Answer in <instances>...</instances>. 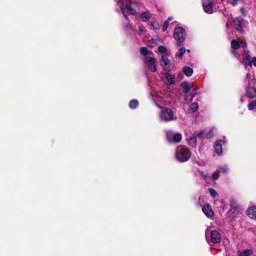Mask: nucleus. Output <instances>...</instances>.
I'll list each match as a JSON object with an SVG mask.
<instances>
[{
  "instance_id": "nucleus-15",
  "label": "nucleus",
  "mask_w": 256,
  "mask_h": 256,
  "mask_svg": "<svg viewBox=\"0 0 256 256\" xmlns=\"http://www.w3.org/2000/svg\"><path fill=\"white\" fill-rule=\"evenodd\" d=\"M225 144V142L222 140H217L214 144V148L216 154L221 155L222 153V146Z\"/></svg>"
},
{
  "instance_id": "nucleus-44",
  "label": "nucleus",
  "mask_w": 256,
  "mask_h": 256,
  "mask_svg": "<svg viewBox=\"0 0 256 256\" xmlns=\"http://www.w3.org/2000/svg\"><path fill=\"white\" fill-rule=\"evenodd\" d=\"M134 3H135L136 4H138V5H140H140H141V4H140V2H134Z\"/></svg>"
},
{
  "instance_id": "nucleus-34",
  "label": "nucleus",
  "mask_w": 256,
  "mask_h": 256,
  "mask_svg": "<svg viewBox=\"0 0 256 256\" xmlns=\"http://www.w3.org/2000/svg\"><path fill=\"white\" fill-rule=\"evenodd\" d=\"M204 134V132L202 130L196 131L194 133V136L196 137L202 138L203 137Z\"/></svg>"
},
{
  "instance_id": "nucleus-23",
  "label": "nucleus",
  "mask_w": 256,
  "mask_h": 256,
  "mask_svg": "<svg viewBox=\"0 0 256 256\" xmlns=\"http://www.w3.org/2000/svg\"><path fill=\"white\" fill-rule=\"evenodd\" d=\"M158 50L162 55H170V51L162 46H160L158 48Z\"/></svg>"
},
{
  "instance_id": "nucleus-6",
  "label": "nucleus",
  "mask_w": 256,
  "mask_h": 256,
  "mask_svg": "<svg viewBox=\"0 0 256 256\" xmlns=\"http://www.w3.org/2000/svg\"><path fill=\"white\" fill-rule=\"evenodd\" d=\"M230 207L228 212V216L230 219H234L239 214L240 208L237 202L233 199L230 201Z\"/></svg>"
},
{
  "instance_id": "nucleus-9",
  "label": "nucleus",
  "mask_w": 256,
  "mask_h": 256,
  "mask_svg": "<svg viewBox=\"0 0 256 256\" xmlns=\"http://www.w3.org/2000/svg\"><path fill=\"white\" fill-rule=\"evenodd\" d=\"M144 63L146 65L148 68L153 72L156 71V61L154 58L152 56H147L144 58Z\"/></svg>"
},
{
  "instance_id": "nucleus-42",
  "label": "nucleus",
  "mask_w": 256,
  "mask_h": 256,
  "mask_svg": "<svg viewBox=\"0 0 256 256\" xmlns=\"http://www.w3.org/2000/svg\"><path fill=\"white\" fill-rule=\"evenodd\" d=\"M196 94V92H192V94H190V100H192V99L194 98Z\"/></svg>"
},
{
  "instance_id": "nucleus-36",
  "label": "nucleus",
  "mask_w": 256,
  "mask_h": 256,
  "mask_svg": "<svg viewBox=\"0 0 256 256\" xmlns=\"http://www.w3.org/2000/svg\"><path fill=\"white\" fill-rule=\"evenodd\" d=\"M145 32H146V30H145L144 28L140 27V26L138 28V35L141 36V35L144 34L145 33Z\"/></svg>"
},
{
  "instance_id": "nucleus-7",
  "label": "nucleus",
  "mask_w": 256,
  "mask_h": 256,
  "mask_svg": "<svg viewBox=\"0 0 256 256\" xmlns=\"http://www.w3.org/2000/svg\"><path fill=\"white\" fill-rule=\"evenodd\" d=\"M174 36L175 40L178 42H182L185 39L186 33L182 27H177L174 29ZM178 46H180V44H177Z\"/></svg>"
},
{
  "instance_id": "nucleus-28",
  "label": "nucleus",
  "mask_w": 256,
  "mask_h": 256,
  "mask_svg": "<svg viewBox=\"0 0 256 256\" xmlns=\"http://www.w3.org/2000/svg\"><path fill=\"white\" fill-rule=\"evenodd\" d=\"M186 51V48L184 47L180 48V49H178L177 53L176 54V56L178 58H182V56L185 53Z\"/></svg>"
},
{
  "instance_id": "nucleus-5",
  "label": "nucleus",
  "mask_w": 256,
  "mask_h": 256,
  "mask_svg": "<svg viewBox=\"0 0 256 256\" xmlns=\"http://www.w3.org/2000/svg\"><path fill=\"white\" fill-rule=\"evenodd\" d=\"M206 238L209 244L211 242L212 244H218L220 242L221 235L216 230H210L208 228L206 230Z\"/></svg>"
},
{
  "instance_id": "nucleus-21",
  "label": "nucleus",
  "mask_w": 256,
  "mask_h": 256,
  "mask_svg": "<svg viewBox=\"0 0 256 256\" xmlns=\"http://www.w3.org/2000/svg\"><path fill=\"white\" fill-rule=\"evenodd\" d=\"M198 108V104L197 102H194L190 104V108L188 110L187 113L191 114L197 110Z\"/></svg>"
},
{
  "instance_id": "nucleus-22",
  "label": "nucleus",
  "mask_w": 256,
  "mask_h": 256,
  "mask_svg": "<svg viewBox=\"0 0 256 256\" xmlns=\"http://www.w3.org/2000/svg\"><path fill=\"white\" fill-rule=\"evenodd\" d=\"M180 86L183 90V92L185 94H188L190 91V85L188 82H182L180 84Z\"/></svg>"
},
{
  "instance_id": "nucleus-30",
  "label": "nucleus",
  "mask_w": 256,
  "mask_h": 256,
  "mask_svg": "<svg viewBox=\"0 0 256 256\" xmlns=\"http://www.w3.org/2000/svg\"><path fill=\"white\" fill-rule=\"evenodd\" d=\"M252 253V251L251 250L247 249L242 251L240 254V256H250Z\"/></svg>"
},
{
  "instance_id": "nucleus-39",
  "label": "nucleus",
  "mask_w": 256,
  "mask_h": 256,
  "mask_svg": "<svg viewBox=\"0 0 256 256\" xmlns=\"http://www.w3.org/2000/svg\"><path fill=\"white\" fill-rule=\"evenodd\" d=\"M151 26H152L155 29H156L157 28V26H158V24L156 22H151Z\"/></svg>"
},
{
  "instance_id": "nucleus-4",
  "label": "nucleus",
  "mask_w": 256,
  "mask_h": 256,
  "mask_svg": "<svg viewBox=\"0 0 256 256\" xmlns=\"http://www.w3.org/2000/svg\"><path fill=\"white\" fill-rule=\"evenodd\" d=\"M191 154L190 150L186 146H179L176 150V158L178 162H184L190 159Z\"/></svg>"
},
{
  "instance_id": "nucleus-37",
  "label": "nucleus",
  "mask_w": 256,
  "mask_h": 256,
  "mask_svg": "<svg viewBox=\"0 0 256 256\" xmlns=\"http://www.w3.org/2000/svg\"><path fill=\"white\" fill-rule=\"evenodd\" d=\"M168 21H166L164 22L163 26H162V31L163 32H164V31L166 30L167 29V28L168 27Z\"/></svg>"
},
{
  "instance_id": "nucleus-19",
  "label": "nucleus",
  "mask_w": 256,
  "mask_h": 256,
  "mask_svg": "<svg viewBox=\"0 0 256 256\" xmlns=\"http://www.w3.org/2000/svg\"><path fill=\"white\" fill-rule=\"evenodd\" d=\"M233 22L236 30L238 31L242 32V29L241 27V20L240 18H235Z\"/></svg>"
},
{
  "instance_id": "nucleus-25",
  "label": "nucleus",
  "mask_w": 256,
  "mask_h": 256,
  "mask_svg": "<svg viewBox=\"0 0 256 256\" xmlns=\"http://www.w3.org/2000/svg\"><path fill=\"white\" fill-rule=\"evenodd\" d=\"M140 52L142 55L145 56H151L152 54V51L148 50L146 47H142L140 49Z\"/></svg>"
},
{
  "instance_id": "nucleus-8",
  "label": "nucleus",
  "mask_w": 256,
  "mask_h": 256,
  "mask_svg": "<svg viewBox=\"0 0 256 256\" xmlns=\"http://www.w3.org/2000/svg\"><path fill=\"white\" fill-rule=\"evenodd\" d=\"M168 140L170 142H179L182 140V134L180 133L174 134L172 131L168 130L166 132Z\"/></svg>"
},
{
  "instance_id": "nucleus-12",
  "label": "nucleus",
  "mask_w": 256,
  "mask_h": 256,
  "mask_svg": "<svg viewBox=\"0 0 256 256\" xmlns=\"http://www.w3.org/2000/svg\"><path fill=\"white\" fill-rule=\"evenodd\" d=\"M168 55H162L160 61V66L164 68V70L166 72H170V60L168 58Z\"/></svg>"
},
{
  "instance_id": "nucleus-11",
  "label": "nucleus",
  "mask_w": 256,
  "mask_h": 256,
  "mask_svg": "<svg viewBox=\"0 0 256 256\" xmlns=\"http://www.w3.org/2000/svg\"><path fill=\"white\" fill-rule=\"evenodd\" d=\"M241 47L243 48V52L245 56V58H242L239 55V58H238L241 62L246 63V60H250V52L246 48L247 44L245 41H242L240 42Z\"/></svg>"
},
{
  "instance_id": "nucleus-33",
  "label": "nucleus",
  "mask_w": 256,
  "mask_h": 256,
  "mask_svg": "<svg viewBox=\"0 0 256 256\" xmlns=\"http://www.w3.org/2000/svg\"><path fill=\"white\" fill-rule=\"evenodd\" d=\"M200 176L207 182H208L210 180V176H208L206 173H205L204 172H200Z\"/></svg>"
},
{
  "instance_id": "nucleus-2",
  "label": "nucleus",
  "mask_w": 256,
  "mask_h": 256,
  "mask_svg": "<svg viewBox=\"0 0 256 256\" xmlns=\"http://www.w3.org/2000/svg\"><path fill=\"white\" fill-rule=\"evenodd\" d=\"M131 1L130 0H118L116 2L117 6H119L122 13L124 18L129 21L127 14L132 15H135L137 14L136 10L133 8L131 6Z\"/></svg>"
},
{
  "instance_id": "nucleus-26",
  "label": "nucleus",
  "mask_w": 256,
  "mask_h": 256,
  "mask_svg": "<svg viewBox=\"0 0 256 256\" xmlns=\"http://www.w3.org/2000/svg\"><path fill=\"white\" fill-rule=\"evenodd\" d=\"M252 64L256 67V57L255 56L252 58V60H246V63L244 64L246 68L248 66H251Z\"/></svg>"
},
{
  "instance_id": "nucleus-13",
  "label": "nucleus",
  "mask_w": 256,
  "mask_h": 256,
  "mask_svg": "<svg viewBox=\"0 0 256 256\" xmlns=\"http://www.w3.org/2000/svg\"><path fill=\"white\" fill-rule=\"evenodd\" d=\"M240 42H238L236 40H234L231 42V48L232 49V54L236 56L237 58H239V54L237 50L241 47Z\"/></svg>"
},
{
  "instance_id": "nucleus-38",
  "label": "nucleus",
  "mask_w": 256,
  "mask_h": 256,
  "mask_svg": "<svg viewBox=\"0 0 256 256\" xmlns=\"http://www.w3.org/2000/svg\"><path fill=\"white\" fill-rule=\"evenodd\" d=\"M213 133H214L213 129H211V130H210V132H208V134H206V138H210L212 136V135L213 134Z\"/></svg>"
},
{
  "instance_id": "nucleus-16",
  "label": "nucleus",
  "mask_w": 256,
  "mask_h": 256,
  "mask_svg": "<svg viewBox=\"0 0 256 256\" xmlns=\"http://www.w3.org/2000/svg\"><path fill=\"white\" fill-rule=\"evenodd\" d=\"M246 214L250 218L256 220V206H250L246 210Z\"/></svg>"
},
{
  "instance_id": "nucleus-35",
  "label": "nucleus",
  "mask_w": 256,
  "mask_h": 256,
  "mask_svg": "<svg viewBox=\"0 0 256 256\" xmlns=\"http://www.w3.org/2000/svg\"><path fill=\"white\" fill-rule=\"evenodd\" d=\"M220 177V172L217 170L212 174V178L214 180H217Z\"/></svg>"
},
{
  "instance_id": "nucleus-1",
  "label": "nucleus",
  "mask_w": 256,
  "mask_h": 256,
  "mask_svg": "<svg viewBox=\"0 0 256 256\" xmlns=\"http://www.w3.org/2000/svg\"><path fill=\"white\" fill-rule=\"evenodd\" d=\"M156 106L161 108L158 114V118L160 122H168L176 120V116L174 112L170 108L166 107H161L154 99Z\"/></svg>"
},
{
  "instance_id": "nucleus-18",
  "label": "nucleus",
  "mask_w": 256,
  "mask_h": 256,
  "mask_svg": "<svg viewBox=\"0 0 256 256\" xmlns=\"http://www.w3.org/2000/svg\"><path fill=\"white\" fill-rule=\"evenodd\" d=\"M151 14L150 12L148 10H146L143 12H142L140 17L142 20L144 22H146L149 20L150 18L151 17Z\"/></svg>"
},
{
  "instance_id": "nucleus-40",
  "label": "nucleus",
  "mask_w": 256,
  "mask_h": 256,
  "mask_svg": "<svg viewBox=\"0 0 256 256\" xmlns=\"http://www.w3.org/2000/svg\"><path fill=\"white\" fill-rule=\"evenodd\" d=\"M238 2V0H232V2H231V4L232 6H235L237 4Z\"/></svg>"
},
{
  "instance_id": "nucleus-17",
  "label": "nucleus",
  "mask_w": 256,
  "mask_h": 256,
  "mask_svg": "<svg viewBox=\"0 0 256 256\" xmlns=\"http://www.w3.org/2000/svg\"><path fill=\"white\" fill-rule=\"evenodd\" d=\"M168 72L164 73V76L167 80L168 85L174 84L175 82L176 76Z\"/></svg>"
},
{
  "instance_id": "nucleus-31",
  "label": "nucleus",
  "mask_w": 256,
  "mask_h": 256,
  "mask_svg": "<svg viewBox=\"0 0 256 256\" xmlns=\"http://www.w3.org/2000/svg\"><path fill=\"white\" fill-rule=\"evenodd\" d=\"M208 192L210 196H212L213 198H214L218 196V194L217 193L216 190L213 188H209Z\"/></svg>"
},
{
  "instance_id": "nucleus-3",
  "label": "nucleus",
  "mask_w": 256,
  "mask_h": 256,
  "mask_svg": "<svg viewBox=\"0 0 256 256\" xmlns=\"http://www.w3.org/2000/svg\"><path fill=\"white\" fill-rule=\"evenodd\" d=\"M246 82H248V86L246 88L247 96L250 98L256 96V88L254 84L256 80L254 78V74L252 72H248L246 76Z\"/></svg>"
},
{
  "instance_id": "nucleus-32",
  "label": "nucleus",
  "mask_w": 256,
  "mask_h": 256,
  "mask_svg": "<svg viewBox=\"0 0 256 256\" xmlns=\"http://www.w3.org/2000/svg\"><path fill=\"white\" fill-rule=\"evenodd\" d=\"M248 108L249 110H253L256 108V101L253 100L248 104Z\"/></svg>"
},
{
  "instance_id": "nucleus-14",
  "label": "nucleus",
  "mask_w": 256,
  "mask_h": 256,
  "mask_svg": "<svg viewBox=\"0 0 256 256\" xmlns=\"http://www.w3.org/2000/svg\"><path fill=\"white\" fill-rule=\"evenodd\" d=\"M202 210L208 218H212L214 216V212L210 204H204L202 208Z\"/></svg>"
},
{
  "instance_id": "nucleus-29",
  "label": "nucleus",
  "mask_w": 256,
  "mask_h": 256,
  "mask_svg": "<svg viewBox=\"0 0 256 256\" xmlns=\"http://www.w3.org/2000/svg\"><path fill=\"white\" fill-rule=\"evenodd\" d=\"M220 172L226 173L228 170V168L227 165L224 166H218L216 169Z\"/></svg>"
},
{
  "instance_id": "nucleus-24",
  "label": "nucleus",
  "mask_w": 256,
  "mask_h": 256,
  "mask_svg": "<svg viewBox=\"0 0 256 256\" xmlns=\"http://www.w3.org/2000/svg\"><path fill=\"white\" fill-rule=\"evenodd\" d=\"M187 142L189 146L192 147H195L196 145V136H194L193 135V136L190 137L189 138H187Z\"/></svg>"
},
{
  "instance_id": "nucleus-46",
  "label": "nucleus",
  "mask_w": 256,
  "mask_h": 256,
  "mask_svg": "<svg viewBox=\"0 0 256 256\" xmlns=\"http://www.w3.org/2000/svg\"><path fill=\"white\" fill-rule=\"evenodd\" d=\"M195 91H196V90H194V92H196Z\"/></svg>"
},
{
  "instance_id": "nucleus-41",
  "label": "nucleus",
  "mask_w": 256,
  "mask_h": 256,
  "mask_svg": "<svg viewBox=\"0 0 256 256\" xmlns=\"http://www.w3.org/2000/svg\"><path fill=\"white\" fill-rule=\"evenodd\" d=\"M240 11L242 13V14H244V15L246 14H245L246 10H245V9L244 8H240Z\"/></svg>"
},
{
  "instance_id": "nucleus-43",
  "label": "nucleus",
  "mask_w": 256,
  "mask_h": 256,
  "mask_svg": "<svg viewBox=\"0 0 256 256\" xmlns=\"http://www.w3.org/2000/svg\"><path fill=\"white\" fill-rule=\"evenodd\" d=\"M126 30H128V29L131 30V29H132V26H130H130H128L126 28Z\"/></svg>"
},
{
  "instance_id": "nucleus-10",
  "label": "nucleus",
  "mask_w": 256,
  "mask_h": 256,
  "mask_svg": "<svg viewBox=\"0 0 256 256\" xmlns=\"http://www.w3.org/2000/svg\"><path fill=\"white\" fill-rule=\"evenodd\" d=\"M202 2L204 12L208 14L214 12L213 0H202Z\"/></svg>"
},
{
  "instance_id": "nucleus-20",
  "label": "nucleus",
  "mask_w": 256,
  "mask_h": 256,
  "mask_svg": "<svg viewBox=\"0 0 256 256\" xmlns=\"http://www.w3.org/2000/svg\"><path fill=\"white\" fill-rule=\"evenodd\" d=\"M182 70L184 74L188 77L190 76L194 72L192 68L187 66L183 67Z\"/></svg>"
},
{
  "instance_id": "nucleus-27",
  "label": "nucleus",
  "mask_w": 256,
  "mask_h": 256,
  "mask_svg": "<svg viewBox=\"0 0 256 256\" xmlns=\"http://www.w3.org/2000/svg\"><path fill=\"white\" fill-rule=\"evenodd\" d=\"M138 105V102L136 99L131 100L128 104V106L131 109L136 108Z\"/></svg>"
},
{
  "instance_id": "nucleus-45",
  "label": "nucleus",
  "mask_w": 256,
  "mask_h": 256,
  "mask_svg": "<svg viewBox=\"0 0 256 256\" xmlns=\"http://www.w3.org/2000/svg\"><path fill=\"white\" fill-rule=\"evenodd\" d=\"M160 101H161V100H162V98L161 97H160Z\"/></svg>"
}]
</instances>
